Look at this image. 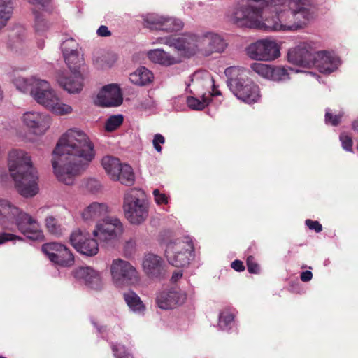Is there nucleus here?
Here are the masks:
<instances>
[{"label":"nucleus","mask_w":358,"mask_h":358,"mask_svg":"<svg viewBox=\"0 0 358 358\" xmlns=\"http://www.w3.org/2000/svg\"><path fill=\"white\" fill-rule=\"evenodd\" d=\"M305 222L306 225L310 229L314 230L317 233L320 232L322 230V226L318 221L308 219Z\"/></svg>","instance_id":"obj_49"},{"label":"nucleus","mask_w":358,"mask_h":358,"mask_svg":"<svg viewBox=\"0 0 358 358\" xmlns=\"http://www.w3.org/2000/svg\"><path fill=\"white\" fill-rule=\"evenodd\" d=\"M50 260L62 266H71L74 264V257L64 245L56 242L45 243L41 248Z\"/></svg>","instance_id":"obj_12"},{"label":"nucleus","mask_w":358,"mask_h":358,"mask_svg":"<svg viewBox=\"0 0 358 358\" xmlns=\"http://www.w3.org/2000/svg\"><path fill=\"white\" fill-rule=\"evenodd\" d=\"M273 6L279 7L275 8V11L283 31L301 29L314 17L313 8L306 0L277 1Z\"/></svg>","instance_id":"obj_4"},{"label":"nucleus","mask_w":358,"mask_h":358,"mask_svg":"<svg viewBox=\"0 0 358 358\" xmlns=\"http://www.w3.org/2000/svg\"><path fill=\"white\" fill-rule=\"evenodd\" d=\"M13 240L22 241L23 238L20 236L10 233L3 232L0 234V245L3 244L7 241Z\"/></svg>","instance_id":"obj_47"},{"label":"nucleus","mask_w":358,"mask_h":358,"mask_svg":"<svg viewBox=\"0 0 358 358\" xmlns=\"http://www.w3.org/2000/svg\"><path fill=\"white\" fill-rule=\"evenodd\" d=\"M116 60V57L114 55L106 54L103 55L100 58L97 57L94 59V62L98 66L103 67L106 66H110Z\"/></svg>","instance_id":"obj_41"},{"label":"nucleus","mask_w":358,"mask_h":358,"mask_svg":"<svg viewBox=\"0 0 358 358\" xmlns=\"http://www.w3.org/2000/svg\"><path fill=\"white\" fill-rule=\"evenodd\" d=\"M145 27L151 30L178 31L183 27V22L173 17H164L154 14L147 15L143 20Z\"/></svg>","instance_id":"obj_15"},{"label":"nucleus","mask_w":358,"mask_h":358,"mask_svg":"<svg viewBox=\"0 0 358 358\" xmlns=\"http://www.w3.org/2000/svg\"><path fill=\"white\" fill-rule=\"evenodd\" d=\"M9 171L17 192L24 197H33L38 192V174L31 157L23 150H13L8 155Z\"/></svg>","instance_id":"obj_2"},{"label":"nucleus","mask_w":358,"mask_h":358,"mask_svg":"<svg viewBox=\"0 0 358 358\" xmlns=\"http://www.w3.org/2000/svg\"><path fill=\"white\" fill-rule=\"evenodd\" d=\"M246 50L251 59L259 61H272L280 56L278 45L269 39L258 40L250 44Z\"/></svg>","instance_id":"obj_11"},{"label":"nucleus","mask_w":358,"mask_h":358,"mask_svg":"<svg viewBox=\"0 0 358 358\" xmlns=\"http://www.w3.org/2000/svg\"><path fill=\"white\" fill-rule=\"evenodd\" d=\"M33 5H41L42 7H45L48 5L50 0H27Z\"/></svg>","instance_id":"obj_54"},{"label":"nucleus","mask_w":358,"mask_h":358,"mask_svg":"<svg viewBox=\"0 0 358 358\" xmlns=\"http://www.w3.org/2000/svg\"><path fill=\"white\" fill-rule=\"evenodd\" d=\"M313 278V273L310 271H306L301 273L300 278L303 282H308L310 281Z\"/></svg>","instance_id":"obj_53"},{"label":"nucleus","mask_w":358,"mask_h":358,"mask_svg":"<svg viewBox=\"0 0 358 358\" xmlns=\"http://www.w3.org/2000/svg\"><path fill=\"white\" fill-rule=\"evenodd\" d=\"M164 143H165V138L162 134H157L155 135L153 141H152V143H153L154 148H155V150L157 152H160L162 151V147H161L160 144H164Z\"/></svg>","instance_id":"obj_48"},{"label":"nucleus","mask_w":358,"mask_h":358,"mask_svg":"<svg viewBox=\"0 0 358 358\" xmlns=\"http://www.w3.org/2000/svg\"><path fill=\"white\" fill-rule=\"evenodd\" d=\"M141 189H131L124 197L123 209L125 217L134 224L143 222L148 215V208Z\"/></svg>","instance_id":"obj_6"},{"label":"nucleus","mask_w":358,"mask_h":358,"mask_svg":"<svg viewBox=\"0 0 358 358\" xmlns=\"http://www.w3.org/2000/svg\"><path fill=\"white\" fill-rule=\"evenodd\" d=\"M228 84L234 94L246 103L257 102L259 99V88L253 81L243 77L230 78Z\"/></svg>","instance_id":"obj_10"},{"label":"nucleus","mask_w":358,"mask_h":358,"mask_svg":"<svg viewBox=\"0 0 358 358\" xmlns=\"http://www.w3.org/2000/svg\"><path fill=\"white\" fill-rule=\"evenodd\" d=\"M45 226L48 231L57 236L62 234V227L53 216H48L45 219Z\"/></svg>","instance_id":"obj_34"},{"label":"nucleus","mask_w":358,"mask_h":358,"mask_svg":"<svg viewBox=\"0 0 358 358\" xmlns=\"http://www.w3.org/2000/svg\"><path fill=\"white\" fill-rule=\"evenodd\" d=\"M288 77L287 70L283 66H272L270 80L280 81Z\"/></svg>","instance_id":"obj_38"},{"label":"nucleus","mask_w":358,"mask_h":358,"mask_svg":"<svg viewBox=\"0 0 358 358\" xmlns=\"http://www.w3.org/2000/svg\"><path fill=\"white\" fill-rule=\"evenodd\" d=\"M76 278L83 280L91 289L100 290L103 287L100 274L91 267H80L73 271Z\"/></svg>","instance_id":"obj_23"},{"label":"nucleus","mask_w":358,"mask_h":358,"mask_svg":"<svg viewBox=\"0 0 358 358\" xmlns=\"http://www.w3.org/2000/svg\"><path fill=\"white\" fill-rule=\"evenodd\" d=\"M123 297L127 306L133 311L141 313L145 310L143 301L134 291L129 290L124 293Z\"/></svg>","instance_id":"obj_29"},{"label":"nucleus","mask_w":358,"mask_h":358,"mask_svg":"<svg viewBox=\"0 0 358 358\" xmlns=\"http://www.w3.org/2000/svg\"><path fill=\"white\" fill-rule=\"evenodd\" d=\"M248 271L250 273L259 274L260 272V266L257 262L255 257L249 255L246 259Z\"/></svg>","instance_id":"obj_42"},{"label":"nucleus","mask_w":358,"mask_h":358,"mask_svg":"<svg viewBox=\"0 0 358 358\" xmlns=\"http://www.w3.org/2000/svg\"><path fill=\"white\" fill-rule=\"evenodd\" d=\"M236 69L233 68V67H230V68H227L225 71V73L226 74H228L229 73H231L233 71H235Z\"/></svg>","instance_id":"obj_58"},{"label":"nucleus","mask_w":358,"mask_h":358,"mask_svg":"<svg viewBox=\"0 0 358 358\" xmlns=\"http://www.w3.org/2000/svg\"><path fill=\"white\" fill-rule=\"evenodd\" d=\"M357 150H358V145H357Z\"/></svg>","instance_id":"obj_61"},{"label":"nucleus","mask_w":358,"mask_h":358,"mask_svg":"<svg viewBox=\"0 0 358 358\" xmlns=\"http://www.w3.org/2000/svg\"><path fill=\"white\" fill-rule=\"evenodd\" d=\"M165 255L169 263L176 267H184L189 264L194 257V247L192 239L185 237L177 238L166 245Z\"/></svg>","instance_id":"obj_7"},{"label":"nucleus","mask_w":358,"mask_h":358,"mask_svg":"<svg viewBox=\"0 0 358 358\" xmlns=\"http://www.w3.org/2000/svg\"><path fill=\"white\" fill-rule=\"evenodd\" d=\"M97 34L99 36L106 37V36H110L111 35V32L108 30V29L106 26L101 25L97 29Z\"/></svg>","instance_id":"obj_52"},{"label":"nucleus","mask_w":358,"mask_h":358,"mask_svg":"<svg viewBox=\"0 0 358 358\" xmlns=\"http://www.w3.org/2000/svg\"><path fill=\"white\" fill-rule=\"evenodd\" d=\"M165 265L162 258L154 254L145 256L143 268L145 274L150 278L160 279L165 275Z\"/></svg>","instance_id":"obj_21"},{"label":"nucleus","mask_w":358,"mask_h":358,"mask_svg":"<svg viewBox=\"0 0 358 358\" xmlns=\"http://www.w3.org/2000/svg\"><path fill=\"white\" fill-rule=\"evenodd\" d=\"M340 141L344 150L348 152H352V139L347 134H341L340 135Z\"/></svg>","instance_id":"obj_44"},{"label":"nucleus","mask_w":358,"mask_h":358,"mask_svg":"<svg viewBox=\"0 0 358 358\" xmlns=\"http://www.w3.org/2000/svg\"><path fill=\"white\" fill-rule=\"evenodd\" d=\"M121 90L116 84L107 85L99 92L96 103L103 107H116L122 103Z\"/></svg>","instance_id":"obj_19"},{"label":"nucleus","mask_w":358,"mask_h":358,"mask_svg":"<svg viewBox=\"0 0 358 358\" xmlns=\"http://www.w3.org/2000/svg\"><path fill=\"white\" fill-rule=\"evenodd\" d=\"M53 103L54 104H52V106H50L48 109L55 115H64L70 114L73 111L71 106L60 102L58 97L55 99V101H53Z\"/></svg>","instance_id":"obj_32"},{"label":"nucleus","mask_w":358,"mask_h":358,"mask_svg":"<svg viewBox=\"0 0 358 358\" xmlns=\"http://www.w3.org/2000/svg\"><path fill=\"white\" fill-rule=\"evenodd\" d=\"M250 67L261 76L270 80L271 66L262 63H253L251 64Z\"/></svg>","instance_id":"obj_36"},{"label":"nucleus","mask_w":358,"mask_h":358,"mask_svg":"<svg viewBox=\"0 0 358 358\" xmlns=\"http://www.w3.org/2000/svg\"><path fill=\"white\" fill-rule=\"evenodd\" d=\"M70 243L78 252L86 256L92 257L99 252L97 241L85 231H73L70 236Z\"/></svg>","instance_id":"obj_13"},{"label":"nucleus","mask_w":358,"mask_h":358,"mask_svg":"<svg viewBox=\"0 0 358 358\" xmlns=\"http://www.w3.org/2000/svg\"><path fill=\"white\" fill-rule=\"evenodd\" d=\"M0 225L3 229L10 231L16 227L20 232L30 240L39 241L44 238L35 219L5 199H0Z\"/></svg>","instance_id":"obj_3"},{"label":"nucleus","mask_w":358,"mask_h":358,"mask_svg":"<svg viewBox=\"0 0 358 358\" xmlns=\"http://www.w3.org/2000/svg\"><path fill=\"white\" fill-rule=\"evenodd\" d=\"M35 15V29L37 32H43L47 30L49 27L48 22L44 18L43 15L34 12Z\"/></svg>","instance_id":"obj_40"},{"label":"nucleus","mask_w":358,"mask_h":358,"mask_svg":"<svg viewBox=\"0 0 358 358\" xmlns=\"http://www.w3.org/2000/svg\"><path fill=\"white\" fill-rule=\"evenodd\" d=\"M352 129L355 131H358V120H355L353 122H352Z\"/></svg>","instance_id":"obj_57"},{"label":"nucleus","mask_w":358,"mask_h":358,"mask_svg":"<svg viewBox=\"0 0 358 358\" xmlns=\"http://www.w3.org/2000/svg\"><path fill=\"white\" fill-rule=\"evenodd\" d=\"M64 58L71 73L79 71V68L83 64V59L79 57L78 52L64 55Z\"/></svg>","instance_id":"obj_31"},{"label":"nucleus","mask_w":358,"mask_h":358,"mask_svg":"<svg viewBox=\"0 0 358 358\" xmlns=\"http://www.w3.org/2000/svg\"><path fill=\"white\" fill-rule=\"evenodd\" d=\"M206 51L209 52H221L226 48L224 41L217 34L208 33L201 40Z\"/></svg>","instance_id":"obj_25"},{"label":"nucleus","mask_w":358,"mask_h":358,"mask_svg":"<svg viewBox=\"0 0 358 358\" xmlns=\"http://www.w3.org/2000/svg\"><path fill=\"white\" fill-rule=\"evenodd\" d=\"M101 165L112 180L128 186L134 184V173L129 164H122L116 157L105 156L102 158Z\"/></svg>","instance_id":"obj_9"},{"label":"nucleus","mask_w":358,"mask_h":358,"mask_svg":"<svg viewBox=\"0 0 358 358\" xmlns=\"http://www.w3.org/2000/svg\"><path fill=\"white\" fill-rule=\"evenodd\" d=\"M153 73L145 66L138 68L129 76L130 81L138 86H144L152 82Z\"/></svg>","instance_id":"obj_28"},{"label":"nucleus","mask_w":358,"mask_h":358,"mask_svg":"<svg viewBox=\"0 0 358 358\" xmlns=\"http://www.w3.org/2000/svg\"><path fill=\"white\" fill-rule=\"evenodd\" d=\"M182 271H176L173 273L171 280L172 282H176L179 279L182 277Z\"/></svg>","instance_id":"obj_55"},{"label":"nucleus","mask_w":358,"mask_h":358,"mask_svg":"<svg viewBox=\"0 0 358 358\" xmlns=\"http://www.w3.org/2000/svg\"><path fill=\"white\" fill-rule=\"evenodd\" d=\"M234 315L229 311H223L219 316V326L224 330L231 327V324L233 322Z\"/></svg>","instance_id":"obj_37"},{"label":"nucleus","mask_w":358,"mask_h":358,"mask_svg":"<svg viewBox=\"0 0 358 358\" xmlns=\"http://www.w3.org/2000/svg\"><path fill=\"white\" fill-rule=\"evenodd\" d=\"M61 87L71 94L80 92L83 87V78L80 71L71 72L69 75H62L58 78Z\"/></svg>","instance_id":"obj_24"},{"label":"nucleus","mask_w":358,"mask_h":358,"mask_svg":"<svg viewBox=\"0 0 358 358\" xmlns=\"http://www.w3.org/2000/svg\"><path fill=\"white\" fill-rule=\"evenodd\" d=\"M148 56L152 62L163 66H171L179 62L178 59L162 49L150 50Z\"/></svg>","instance_id":"obj_26"},{"label":"nucleus","mask_w":358,"mask_h":358,"mask_svg":"<svg viewBox=\"0 0 358 358\" xmlns=\"http://www.w3.org/2000/svg\"><path fill=\"white\" fill-rule=\"evenodd\" d=\"M202 100L194 96L187 98V103L188 106L193 110H201L204 109L210 103L209 97H206L205 94L202 96Z\"/></svg>","instance_id":"obj_33"},{"label":"nucleus","mask_w":358,"mask_h":358,"mask_svg":"<svg viewBox=\"0 0 358 358\" xmlns=\"http://www.w3.org/2000/svg\"><path fill=\"white\" fill-rule=\"evenodd\" d=\"M219 95H221V92L219 90L216 89L215 86L213 85V89L212 93H210V95L208 96L207 97H209L210 101L212 96H219Z\"/></svg>","instance_id":"obj_56"},{"label":"nucleus","mask_w":358,"mask_h":358,"mask_svg":"<svg viewBox=\"0 0 358 358\" xmlns=\"http://www.w3.org/2000/svg\"><path fill=\"white\" fill-rule=\"evenodd\" d=\"M43 45H44V42L40 43L38 44V47H39L40 48H43Z\"/></svg>","instance_id":"obj_59"},{"label":"nucleus","mask_w":358,"mask_h":358,"mask_svg":"<svg viewBox=\"0 0 358 358\" xmlns=\"http://www.w3.org/2000/svg\"><path fill=\"white\" fill-rule=\"evenodd\" d=\"M231 267L238 272H242L245 270L243 262L241 260L236 259L231 264Z\"/></svg>","instance_id":"obj_50"},{"label":"nucleus","mask_w":358,"mask_h":358,"mask_svg":"<svg viewBox=\"0 0 358 358\" xmlns=\"http://www.w3.org/2000/svg\"><path fill=\"white\" fill-rule=\"evenodd\" d=\"M338 59L327 51L315 52L312 66L322 73L329 74L337 69Z\"/></svg>","instance_id":"obj_22"},{"label":"nucleus","mask_w":358,"mask_h":358,"mask_svg":"<svg viewBox=\"0 0 358 358\" xmlns=\"http://www.w3.org/2000/svg\"><path fill=\"white\" fill-rule=\"evenodd\" d=\"M122 115H115L110 116L106 122L105 129L108 131H113L117 129L123 122Z\"/></svg>","instance_id":"obj_35"},{"label":"nucleus","mask_w":358,"mask_h":358,"mask_svg":"<svg viewBox=\"0 0 358 358\" xmlns=\"http://www.w3.org/2000/svg\"><path fill=\"white\" fill-rule=\"evenodd\" d=\"M135 241L133 240H129V241H127L124 245V252L127 255H131L135 248Z\"/></svg>","instance_id":"obj_51"},{"label":"nucleus","mask_w":358,"mask_h":358,"mask_svg":"<svg viewBox=\"0 0 358 358\" xmlns=\"http://www.w3.org/2000/svg\"><path fill=\"white\" fill-rule=\"evenodd\" d=\"M112 350L115 358H129L130 355L127 353L124 348H119L115 344H112Z\"/></svg>","instance_id":"obj_46"},{"label":"nucleus","mask_w":358,"mask_h":358,"mask_svg":"<svg viewBox=\"0 0 358 358\" xmlns=\"http://www.w3.org/2000/svg\"><path fill=\"white\" fill-rule=\"evenodd\" d=\"M23 122L31 129L35 134H43L50 127V118L48 115L38 112H27L23 115Z\"/></svg>","instance_id":"obj_20"},{"label":"nucleus","mask_w":358,"mask_h":358,"mask_svg":"<svg viewBox=\"0 0 358 358\" xmlns=\"http://www.w3.org/2000/svg\"><path fill=\"white\" fill-rule=\"evenodd\" d=\"M187 299L185 292L177 289H164L156 296V303L161 309L168 310L182 305Z\"/></svg>","instance_id":"obj_17"},{"label":"nucleus","mask_w":358,"mask_h":358,"mask_svg":"<svg viewBox=\"0 0 358 358\" xmlns=\"http://www.w3.org/2000/svg\"><path fill=\"white\" fill-rule=\"evenodd\" d=\"M17 87L22 92L30 90L34 99L46 108L54 104L57 97L50 84L45 80L32 78L29 80L22 78L16 80Z\"/></svg>","instance_id":"obj_5"},{"label":"nucleus","mask_w":358,"mask_h":358,"mask_svg":"<svg viewBox=\"0 0 358 358\" xmlns=\"http://www.w3.org/2000/svg\"><path fill=\"white\" fill-rule=\"evenodd\" d=\"M13 13L12 0H0V30L6 26Z\"/></svg>","instance_id":"obj_30"},{"label":"nucleus","mask_w":358,"mask_h":358,"mask_svg":"<svg viewBox=\"0 0 358 358\" xmlns=\"http://www.w3.org/2000/svg\"><path fill=\"white\" fill-rule=\"evenodd\" d=\"M106 213L105 204L94 202L84 210L82 216L85 221H93L105 216Z\"/></svg>","instance_id":"obj_27"},{"label":"nucleus","mask_w":358,"mask_h":358,"mask_svg":"<svg viewBox=\"0 0 358 358\" xmlns=\"http://www.w3.org/2000/svg\"><path fill=\"white\" fill-rule=\"evenodd\" d=\"M78 44L72 38L64 41L62 44L63 56L78 52Z\"/></svg>","instance_id":"obj_39"},{"label":"nucleus","mask_w":358,"mask_h":358,"mask_svg":"<svg viewBox=\"0 0 358 358\" xmlns=\"http://www.w3.org/2000/svg\"><path fill=\"white\" fill-rule=\"evenodd\" d=\"M122 231V224L118 219H107L96 224L93 235L101 242L109 244L116 240Z\"/></svg>","instance_id":"obj_14"},{"label":"nucleus","mask_w":358,"mask_h":358,"mask_svg":"<svg viewBox=\"0 0 358 358\" xmlns=\"http://www.w3.org/2000/svg\"><path fill=\"white\" fill-rule=\"evenodd\" d=\"M157 42L170 47H174L178 50L183 51L188 55H194L198 48L194 36L178 37L170 35L164 37H158Z\"/></svg>","instance_id":"obj_18"},{"label":"nucleus","mask_w":358,"mask_h":358,"mask_svg":"<svg viewBox=\"0 0 358 358\" xmlns=\"http://www.w3.org/2000/svg\"><path fill=\"white\" fill-rule=\"evenodd\" d=\"M152 194L155 198V201L158 205L168 203V196L165 194L161 193L158 189H154Z\"/></svg>","instance_id":"obj_45"},{"label":"nucleus","mask_w":358,"mask_h":358,"mask_svg":"<svg viewBox=\"0 0 358 358\" xmlns=\"http://www.w3.org/2000/svg\"><path fill=\"white\" fill-rule=\"evenodd\" d=\"M0 358H6V357H2V356H0Z\"/></svg>","instance_id":"obj_60"},{"label":"nucleus","mask_w":358,"mask_h":358,"mask_svg":"<svg viewBox=\"0 0 358 358\" xmlns=\"http://www.w3.org/2000/svg\"><path fill=\"white\" fill-rule=\"evenodd\" d=\"M342 116V114L334 115L331 112L327 111L325 113V122L327 124L337 126L341 122Z\"/></svg>","instance_id":"obj_43"},{"label":"nucleus","mask_w":358,"mask_h":358,"mask_svg":"<svg viewBox=\"0 0 358 358\" xmlns=\"http://www.w3.org/2000/svg\"><path fill=\"white\" fill-rule=\"evenodd\" d=\"M315 50L308 43H301L289 50L288 61L293 64L310 68L314 62Z\"/></svg>","instance_id":"obj_16"},{"label":"nucleus","mask_w":358,"mask_h":358,"mask_svg":"<svg viewBox=\"0 0 358 358\" xmlns=\"http://www.w3.org/2000/svg\"><path fill=\"white\" fill-rule=\"evenodd\" d=\"M110 271L113 282L116 287L134 285L139 281V275L136 268L120 258L113 260Z\"/></svg>","instance_id":"obj_8"},{"label":"nucleus","mask_w":358,"mask_h":358,"mask_svg":"<svg viewBox=\"0 0 358 358\" xmlns=\"http://www.w3.org/2000/svg\"><path fill=\"white\" fill-rule=\"evenodd\" d=\"M52 155V164L57 178L66 185H71L75 177L93 160L95 151L87 135L73 129L62 136Z\"/></svg>","instance_id":"obj_1"}]
</instances>
